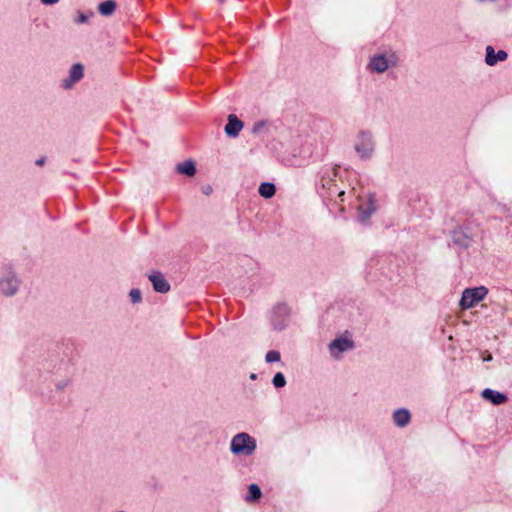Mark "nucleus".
Wrapping results in <instances>:
<instances>
[{"mask_svg":"<svg viewBox=\"0 0 512 512\" xmlns=\"http://www.w3.org/2000/svg\"><path fill=\"white\" fill-rule=\"evenodd\" d=\"M376 141L373 133L370 130H360L354 141V150L358 157L367 161L370 160L375 152Z\"/></svg>","mask_w":512,"mask_h":512,"instance_id":"obj_1","label":"nucleus"},{"mask_svg":"<svg viewBox=\"0 0 512 512\" xmlns=\"http://www.w3.org/2000/svg\"><path fill=\"white\" fill-rule=\"evenodd\" d=\"M21 285V279L15 270L5 266L0 271V294L12 297L17 294Z\"/></svg>","mask_w":512,"mask_h":512,"instance_id":"obj_2","label":"nucleus"},{"mask_svg":"<svg viewBox=\"0 0 512 512\" xmlns=\"http://www.w3.org/2000/svg\"><path fill=\"white\" fill-rule=\"evenodd\" d=\"M256 448L257 442L255 438L246 432H241L233 436L230 443V451L234 455L250 456L254 453Z\"/></svg>","mask_w":512,"mask_h":512,"instance_id":"obj_3","label":"nucleus"},{"mask_svg":"<svg viewBox=\"0 0 512 512\" xmlns=\"http://www.w3.org/2000/svg\"><path fill=\"white\" fill-rule=\"evenodd\" d=\"M337 175V166L323 168L321 171V187L323 190H326L327 197L332 198L334 195H337L341 201H344L343 196L345 195V191L338 189L335 183V177H337Z\"/></svg>","mask_w":512,"mask_h":512,"instance_id":"obj_4","label":"nucleus"},{"mask_svg":"<svg viewBox=\"0 0 512 512\" xmlns=\"http://www.w3.org/2000/svg\"><path fill=\"white\" fill-rule=\"evenodd\" d=\"M291 308L284 302H279L271 310L270 323L275 331H283L290 323Z\"/></svg>","mask_w":512,"mask_h":512,"instance_id":"obj_5","label":"nucleus"},{"mask_svg":"<svg viewBox=\"0 0 512 512\" xmlns=\"http://www.w3.org/2000/svg\"><path fill=\"white\" fill-rule=\"evenodd\" d=\"M488 293V289L485 286H479L475 288H466L462 292L459 305L462 309H469L474 307L480 301H482Z\"/></svg>","mask_w":512,"mask_h":512,"instance_id":"obj_6","label":"nucleus"},{"mask_svg":"<svg viewBox=\"0 0 512 512\" xmlns=\"http://www.w3.org/2000/svg\"><path fill=\"white\" fill-rule=\"evenodd\" d=\"M355 343L352 339L340 336L335 338L329 344V352L332 357L339 358L344 352L354 349Z\"/></svg>","mask_w":512,"mask_h":512,"instance_id":"obj_7","label":"nucleus"},{"mask_svg":"<svg viewBox=\"0 0 512 512\" xmlns=\"http://www.w3.org/2000/svg\"><path fill=\"white\" fill-rule=\"evenodd\" d=\"M84 77V66L81 63L73 64L68 76L61 81V87L64 90H69Z\"/></svg>","mask_w":512,"mask_h":512,"instance_id":"obj_8","label":"nucleus"},{"mask_svg":"<svg viewBox=\"0 0 512 512\" xmlns=\"http://www.w3.org/2000/svg\"><path fill=\"white\" fill-rule=\"evenodd\" d=\"M148 278L152 283L154 291L161 293V294H165V293L169 292V290L171 288L170 284L165 279L164 275L161 272H159V271L153 272L152 274H150L148 276Z\"/></svg>","mask_w":512,"mask_h":512,"instance_id":"obj_9","label":"nucleus"},{"mask_svg":"<svg viewBox=\"0 0 512 512\" xmlns=\"http://www.w3.org/2000/svg\"><path fill=\"white\" fill-rule=\"evenodd\" d=\"M243 126V122L235 114H230L228 115L224 132L228 137L235 138L239 135Z\"/></svg>","mask_w":512,"mask_h":512,"instance_id":"obj_10","label":"nucleus"},{"mask_svg":"<svg viewBox=\"0 0 512 512\" xmlns=\"http://www.w3.org/2000/svg\"><path fill=\"white\" fill-rule=\"evenodd\" d=\"M452 243L460 248H468L472 243L470 235L462 228H456L451 232Z\"/></svg>","mask_w":512,"mask_h":512,"instance_id":"obj_11","label":"nucleus"},{"mask_svg":"<svg viewBox=\"0 0 512 512\" xmlns=\"http://www.w3.org/2000/svg\"><path fill=\"white\" fill-rule=\"evenodd\" d=\"M485 51V63L488 66H494L499 61H505L508 58V53L506 51L499 50L498 52H495V49L490 45L486 47Z\"/></svg>","mask_w":512,"mask_h":512,"instance_id":"obj_12","label":"nucleus"},{"mask_svg":"<svg viewBox=\"0 0 512 512\" xmlns=\"http://www.w3.org/2000/svg\"><path fill=\"white\" fill-rule=\"evenodd\" d=\"M389 67V59L384 54H377L371 57L369 68L376 73H383Z\"/></svg>","mask_w":512,"mask_h":512,"instance_id":"obj_13","label":"nucleus"},{"mask_svg":"<svg viewBox=\"0 0 512 512\" xmlns=\"http://www.w3.org/2000/svg\"><path fill=\"white\" fill-rule=\"evenodd\" d=\"M481 396L485 400L491 402L494 405H501V404L505 403L508 399L506 394L496 391V390H493V389H490V388L484 389L481 393Z\"/></svg>","mask_w":512,"mask_h":512,"instance_id":"obj_14","label":"nucleus"},{"mask_svg":"<svg viewBox=\"0 0 512 512\" xmlns=\"http://www.w3.org/2000/svg\"><path fill=\"white\" fill-rule=\"evenodd\" d=\"M392 418L396 426L403 428L410 423L411 413L406 408H399L394 411Z\"/></svg>","mask_w":512,"mask_h":512,"instance_id":"obj_15","label":"nucleus"},{"mask_svg":"<svg viewBox=\"0 0 512 512\" xmlns=\"http://www.w3.org/2000/svg\"><path fill=\"white\" fill-rule=\"evenodd\" d=\"M176 171L179 174L191 177L196 173V165L195 162L191 159L185 160L184 162L178 163L176 165Z\"/></svg>","mask_w":512,"mask_h":512,"instance_id":"obj_16","label":"nucleus"},{"mask_svg":"<svg viewBox=\"0 0 512 512\" xmlns=\"http://www.w3.org/2000/svg\"><path fill=\"white\" fill-rule=\"evenodd\" d=\"M376 206L373 196L369 197L368 202L365 205L359 207V218L361 221L368 220L371 215L375 212Z\"/></svg>","mask_w":512,"mask_h":512,"instance_id":"obj_17","label":"nucleus"},{"mask_svg":"<svg viewBox=\"0 0 512 512\" xmlns=\"http://www.w3.org/2000/svg\"><path fill=\"white\" fill-rule=\"evenodd\" d=\"M389 257L388 256H382L379 258H373L369 261L368 267L369 269L373 270H379L381 274L387 275L385 264L388 262Z\"/></svg>","mask_w":512,"mask_h":512,"instance_id":"obj_18","label":"nucleus"},{"mask_svg":"<svg viewBox=\"0 0 512 512\" xmlns=\"http://www.w3.org/2000/svg\"><path fill=\"white\" fill-rule=\"evenodd\" d=\"M258 193L265 199L272 198L276 193V187L271 182H263L258 188Z\"/></svg>","mask_w":512,"mask_h":512,"instance_id":"obj_19","label":"nucleus"},{"mask_svg":"<svg viewBox=\"0 0 512 512\" xmlns=\"http://www.w3.org/2000/svg\"><path fill=\"white\" fill-rule=\"evenodd\" d=\"M116 9V2L114 0H106L99 4L98 11L102 16H110Z\"/></svg>","mask_w":512,"mask_h":512,"instance_id":"obj_20","label":"nucleus"},{"mask_svg":"<svg viewBox=\"0 0 512 512\" xmlns=\"http://www.w3.org/2000/svg\"><path fill=\"white\" fill-rule=\"evenodd\" d=\"M261 496H262V491L257 484L252 483L248 486V495L246 496V501L255 502V501L259 500L261 498Z\"/></svg>","mask_w":512,"mask_h":512,"instance_id":"obj_21","label":"nucleus"},{"mask_svg":"<svg viewBox=\"0 0 512 512\" xmlns=\"http://www.w3.org/2000/svg\"><path fill=\"white\" fill-rule=\"evenodd\" d=\"M286 383V378L282 372H277L272 378V384L276 389L283 388Z\"/></svg>","mask_w":512,"mask_h":512,"instance_id":"obj_22","label":"nucleus"},{"mask_svg":"<svg viewBox=\"0 0 512 512\" xmlns=\"http://www.w3.org/2000/svg\"><path fill=\"white\" fill-rule=\"evenodd\" d=\"M281 359L280 352L277 350H270L266 353L265 361L267 363L279 362Z\"/></svg>","mask_w":512,"mask_h":512,"instance_id":"obj_23","label":"nucleus"},{"mask_svg":"<svg viewBox=\"0 0 512 512\" xmlns=\"http://www.w3.org/2000/svg\"><path fill=\"white\" fill-rule=\"evenodd\" d=\"M129 296L133 304L140 303L142 301V294L139 289H132L129 293Z\"/></svg>","mask_w":512,"mask_h":512,"instance_id":"obj_24","label":"nucleus"},{"mask_svg":"<svg viewBox=\"0 0 512 512\" xmlns=\"http://www.w3.org/2000/svg\"><path fill=\"white\" fill-rule=\"evenodd\" d=\"M265 125H266L265 121L255 122L253 124V126H252V129H251L252 133L255 134V135L259 134L263 130Z\"/></svg>","mask_w":512,"mask_h":512,"instance_id":"obj_25","label":"nucleus"},{"mask_svg":"<svg viewBox=\"0 0 512 512\" xmlns=\"http://www.w3.org/2000/svg\"><path fill=\"white\" fill-rule=\"evenodd\" d=\"M71 384V380L69 378H65L56 383V389L58 391H63Z\"/></svg>","mask_w":512,"mask_h":512,"instance_id":"obj_26","label":"nucleus"},{"mask_svg":"<svg viewBox=\"0 0 512 512\" xmlns=\"http://www.w3.org/2000/svg\"><path fill=\"white\" fill-rule=\"evenodd\" d=\"M387 59H389V66H395L397 64L398 58L394 53L390 54Z\"/></svg>","mask_w":512,"mask_h":512,"instance_id":"obj_27","label":"nucleus"},{"mask_svg":"<svg viewBox=\"0 0 512 512\" xmlns=\"http://www.w3.org/2000/svg\"><path fill=\"white\" fill-rule=\"evenodd\" d=\"M87 21H88V17L83 13H79L76 23L83 24V23H86Z\"/></svg>","mask_w":512,"mask_h":512,"instance_id":"obj_28","label":"nucleus"},{"mask_svg":"<svg viewBox=\"0 0 512 512\" xmlns=\"http://www.w3.org/2000/svg\"><path fill=\"white\" fill-rule=\"evenodd\" d=\"M43 5H54L59 2V0H40Z\"/></svg>","mask_w":512,"mask_h":512,"instance_id":"obj_29","label":"nucleus"},{"mask_svg":"<svg viewBox=\"0 0 512 512\" xmlns=\"http://www.w3.org/2000/svg\"><path fill=\"white\" fill-rule=\"evenodd\" d=\"M45 161H46V158L45 157H40L38 158L36 161H35V164L38 165V166H42L45 164Z\"/></svg>","mask_w":512,"mask_h":512,"instance_id":"obj_30","label":"nucleus"},{"mask_svg":"<svg viewBox=\"0 0 512 512\" xmlns=\"http://www.w3.org/2000/svg\"><path fill=\"white\" fill-rule=\"evenodd\" d=\"M491 360H492V355H491V354H489V353H488V354L483 358V361H484V362H489V361H491Z\"/></svg>","mask_w":512,"mask_h":512,"instance_id":"obj_31","label":"nucleus"},{"mask_svg":"<svg viewBox=\"0 0 512 512\" xmlns=\"http://www.w3.org/2000/svg\"><path fill=\"white\" fill-rule=\"evenodd\" d=\"M212 191V188L210 186L206 187L203 192L208 195Z\"/></svg>","mask_w":512,"mask_h":512,"instance_id":"obj_32","label":"nucleus"},{"mask_svg":"<svg viewBox=\"0 0 512 512\" xmlns=\"http://www.w3.org/2000/svg\"><path fill=\"white\" fill-rule=\"evenodd\" d=\"M257 378V375L255 373L250 374V379L255 380Z\"/></svg>","mask_w":512,"mask_h":512,"instance_id":"obj_33","label":"nucleus"},{"mask_svg":"<svg viewBox=\"0 0 512 512\" xmlns=\"http://www.w3.org/2000/svg\"><path fill=\"white\" fill-rule=\"evenodd\" d=\"M225 0H219L220 3H223Z\"/></svg>","mask_w":512,"mask_h":512,"instance_id":"obj_34","label":"nucleus"}]
</instances>
